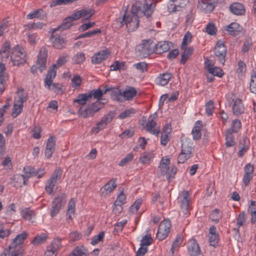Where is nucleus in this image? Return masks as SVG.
Masks as SVG:
<instances>
[{"label":"nucleus","mask_w":256,"mask_h":256,"mask_svg":"<svg viewBox=\"0 0 256 256\" xmlns=\"http://www.w3.org/2000/svg\"><path fill=\"white\" fill-rule=\"evenodd\" d=\"M181 152L178 158L179 164H183L194 155V147L192 141L188 138L181 140Z\"/></svg>","instance_id":"1"},{"label":"nucleus","mask_w":256,"mask_h":256,"mask_svg":"<svg viewBox=\"0 0 256 256\" xmlns=\"http://www.w3.org/2000/svg\"><path fill=\"white\" fill-rule=\"evenodd\" d=\"M152 4H148L146 0H135V2L131 8V11L134 14H138L140 16H146L150 17L154 12Z\"/></svg>","instance_id":"2"},{"label":"nucleus","mask_w":256,"mask_h":256,"mask_svg":"<svg viewBox=\"0 0 256 256\" xmlns=\"http://www.w3.org/2000/svg\"><path fill=\"white\" fill-rule=\"evenodd\" d=\"M26 53L23 48L16 46L13 48L10 56V60L14 66H20L26 62Z\"/></svg>","instance_id":"3"},{"label":"nucleus","mask_w":256,"mask_h":256,"mask_svg":"<svg viewBox=\"0 0 256 256\" xmlns=\"http://www.w3.org/2000/svg\"><path fill=\"white\" fill-rule=\"evenodd\" d=\"M155 42L150 39L144 40L142 43L136 46V50L138 55L142 58H146L151 54L154 52Z\"/></svg>","instance_id":"4"},{"label":"nucleus","mask_w":256,"mask_h":256,"mask_svg":"<svg viewBox=\"0 0 256 256\" xmlns=\"http://www.w3.org/2000/svg\"><path fill=\"white\" fill-rule=\"evenodd\" d=\"M101 102L99 100H96L94 102L88 104L87 107L81 106L78 110V114L83 118H87L94 116V114L99 111L102 106Z\"/></svg>","instance_id":"5"},{"label":"nucleus","mask_w":256,"mask_h":256,"mask_svg":"<svg viewBox=\"0 0 256 256\" xmlns=\"http://www.w3.org/2000/svg\"><path fill=\"white\" fill-rule=\"evenodd\" d=\"M62 170L60 168H56L48 180L45 186V190L48 194H51L54 191V186L60 180Z\"/></svg>","instance_id":"6"},{"label":"nucleus","mask_w":256,"mask_h":256,"mask_svg":"<svg viewBox=\"0 0 256 256\" xmlns=\"http://www.w3.org/2000/svg\"><path fill=\"white\" fill-rule=\"evenodd\" d=\"M48 57V50L44 47L40 48L36 60V64L38 66L37 68L36 66L34 65L30 68V71L32 74H35L37 72V69L38 68L40 72H42L46 68V62Z\"/></svg>","instance_id":"7"},{"label":"nucleus","mask_w":256,"mask_h":256,"mask_svg":"<svg viewBox=\"0 0 256 256\" xmlns=\"http://www.w3.org/2000/svg\"><path fill=\"white\" fill-rule=\"evenodd\" d=\"M139 17L140 16L138 14H134L132 11L130 14H125L123 16L122 20L120 21V26L125 24L128 28L133 26L132 30L137 28L139 26Z\"/></svg>","instance_id":"8"},{"label":"nucleus","mask_w":256,"mask_h":256,"mask_svg":"<svg viewBox=\"0 0 256 256\" xmlns=\"http://www.w3.org/2000/svg\"><path fill=\"white\" fill-rule=\"evenodd\" d=\"M214 51V54L218 58L219 62L222 65H224L226 62L227 49L223 41L220 40L218 41Z\"/></svg>","instance_id":"9"},{"label":"nucleus","mask_w":256,"mask_h":256,"mask_svg":"<svg viewBox=\"0 0 256 256\" xmlns=\"http://www.w3.org/2000/svg\"><path fill=\"white\" fill-rule=\"evenodd\" d=\"M114 116V112H110L102 118L101 120L96 124V126L92 128V130L94 132L98 134L100 130L106 128L108 124L112 122Z\"/></svg>","instance_id":"10"},{"label":"nucleus","mask_w":256,"mask_h":256,"mask_svg":"<svg viewBox=\"0 0 256 256\" xmlns=\"http://www.w3.org/2000/svg\"><path fill=\"white\" fill-rule=\"evenodd\" d=\"M79 12L76 11V12L72 14L71 16L66 17L63 21L62 24L60 26H58L56 28H53L52 32H55L56 30H63L70 28L72 26V22L80 19V16L79 14Z\"/></svg>","instance_id":"11"},{"label":"nucleus","mask_w":256,"mask_h":256,"mask_svg":"<svg viewBox=\"0 0 256 256\" xmlns=\"http://www.w3.org/2000/svg\"><path fill=\"white\" fill-rule=\"evenodd\" d=\"M186 2V0H170L168 4V10L170 12L182 10Z\"/></svg>","instance_id":"12"},{"label":"nucleus","mask_w":256,"mask_h":256,"mask_svg":"<svg viewBox=\"0 0 256 256\" xmlns=\"http://www.w3.org/2000/svg\"><path fill=\"white\" fill-rule=\"evenodd\" d=\"M190 198L188 192H182V198L180 200V210L184 216L187 217L190 215Z\"/></svg>","instance_id":"13"},{"label":"nucleus","mask_w":256,"mask_h":256,"mask_svg":"<svg viewBox=\"0 0 256 256\" xmlns=\"http://www.w3.org/2000/svg\"><path fill=\"white\" fill-rule=\"evenodd\" d=\"M156 118V113H154V114L150 115L148 118V122H146L145 127L147 132L152 134L158 136L160 133V130L154 128L156 124L154 120Z\"/></svg>","instance_id":"14"},{"label":"nucleus","mask_w":256,"mask_h":256,"mask_svg":"<svg viewBox=\"0 0 256 256\" xmlns=\"http://www.w3.org/2000/svg\"><path fill=\"white\" fill-rule=\"evenodd\" d=\"M110 54V52L108 49L101 50L91 58L92 62L95 64H99L107 58Z\"/></svg>","instance_id":"15"},{"label":"nucleus","mask_w":256,"mask_h":256,"mask_svg":"<svg viewBox=\"0 0 256 256\" xmlns=\"http://www.w3.org/2000/svg\"><path fill=\"white\" fill-rule=\"evenodd\" d=\"M61 240L60 238L54 239L50 245L47 247V250L45 253V256H56L58 249L60 245Z\"/></svg>","instance_id":"16"},{"label":"nucleus","mask_w":256,"mask_h":256,"mask_svg":"<svg viewBox=\"0 0 256 256\" xmlns=\"http://www.w3.org/2000/svg\"><path fill=\"white\" fill-rule=\"evenodd\" d=\"M56 138L54 136H50L48 140L45 149V156L47 158H50L55 150Z\"/></svg>","instance_id":"17"},{"label":"nucleus","mask_w":256,"mask_h":256,"mask_svg":"<svg viewBox=\"0 0 256 256\" xmlns=\"http://www.w3.org/2000/svg\"><path fill=\"white\" fill-rule=\"evenodd\" d=\"M116 178H112L104 184L100 190L101 196H106L112 192L117 186V184L116 183Z\"/></svg>","instance_id":"18"},{"label":"nucleus","mask_w":256,"mask_h":256,"mask_svg":"<svg viewBox=\"0 0 256 256\" xmlns=\"http://www.w3.org/2000/svg\"><path fill=\"white\" fill-rule=\"evenodd\" d=\"M188 254L192 256H198L201 254L200 250L196 240H190L188 243Z\"/></svg>","instance_id":"19"},{"label":"nucleus","mask_w":256,"mask_h":256,"mask_svg":"<svg viewBox=\"0 0 256 256\" xmlns=\"http://www.w3.org/2000/svg\"><path fill=\"white\" fill-rule=\"evenodd\" d=\"M52 34L50 38L52 42L53 46L58 50H62L65 48L66 45V41L64 38L60 36H54L52 32Z\"/></svg>","instance_id":"20"},{"label":"nucleus","mask_w":256,"mask_h":256,"mask_svg":"<svg viewBox=\"0 0 256 256\" xmlns=\"http://www.w3.org/2000/svg\"><path fill=\"white\" fill-rule=\"evenodd\" d=\"M208 236L210 246L216 247L219 242V236L215 226H212L210 227Z\"/></svg>","instance_id":"21"},{"label":"nucleus","mask_w":256,"mask_h":256,"mask_svg":"<svg viewBox=\"0 0 256 256\" xmlns=\"http://www.w3.org/2000/svg\"><path fill=\"white\" fill-rule=\"evenodd\" d=\"M172 43L167 41L160 42L157 44L155 43L154 52L156 54H162L168 52L170 49Z\"/></svg>","instance_id":"22"},{"label":"nucleus","mask_w":256,"mask_h":256,"mask_svg":"<svg viewBox=\"0 0 256 256\" xmlns=\"http://www.w3.org/2000/svg\"><path fill=\"white\" fill-rule=\"evenodd\" d=\"M242 26L237 22H232L226 26L225 30L228 31L230 34L234 36L238 35L242 32Z\"/></svg>","instance_id":"23"},{"label":"nucleus","mask_w":256,"mask_h":256,"mask_svg":"<svg viewBox=\"0 0 256 256\" xmlns=\"http://www.w3.org/2000/svg\"><path fill=\"white\" fill-rule=\"evenodd\" d=\"M244 106L241 99L237 98L234 101V104L232 106L233 114L238 116L242 114L244 112Z\"/></svg>","instance_id":"24"},{"label":"nucleus","mask_w":256,"mask_h":256,"mask_svg":"<svg viewBox=\"0 0 256 256\" xmlns=\"http://www.w3.org/2000/svg\"><path fill=\"white\" fill-rule=\"evenodd\" d=\"M28 236V234L26 232L24 231L22 234H18L16 237L13 239L12 244L9 246V248H18L22 246V244L24 243V240L26 239Z\"/></svg>","instance_id":"25"},{"label":"nucleus","mask_w":256,"mask_h":256,"mask_svg":"<svg viewBox=\"0 0 256 256\" xmlns=\"http://www.w3.org/2000/svg\"><path fill=\"white\" fill-rule=\"evenodd\" d=\"M20 214L22 218L25 220H28L32 223L35 222L36 213L30 208H25L22 210Z\"/></svg>","instance_id":"26"},{"label":"nucleus","mask_w":256,"mask_h":256,"mask_svg":"<svg viewBox=\"0 0 256 256\" xmlns=\"http://www.w3.org/2000/svg\"><path fill=\"white\" fill-rule=\"evenodd\" d=\"M198 8L206 13L211 12L214 8V4L209 0H202L198 2Z\"/></svg>","instance_id":"27"},{"label":"nucleus","mask_w":256,"mask_h":256,"mask_svg":"<svg viewBox=\"0 0 256 256\" xmlns=\"http://www.w3.org/2000/svg\"><path fill=\"white\" fill-rule=\"evenodd\" d=\"M230 11L235 15H243L246 12L244 6L239 2H234L230 6Z\"/></svg>","instance_id":"28"},{"label":"nucleus","mask_w":256,"mask_h":256,"mask_svg":"<svg viewBox=\"0 0 256 256\" xmlns=\"http://www.w3.org/2000/svg\"><path fill=\"white\" fill-rule=\"evenodd\" d=\"M172 77V74L169 72L160 74V76L156 79V82L157 84L164 86L168 83Z\"/></svg>","instance_id":"29"},{"label":"nucleus","mask_w":256,"mask_h":256,"mask_svg":"<svg viewBox=\"0 0 256 256\" xmlns=\"http://www.w3.org/2000/svg\"><path fill=\"white\" fill-rule=\"evenodd\" d=\"M56 69L54 68V67L48 70L46 78L44 80V84L46 87L48 88H50V86L52 84L53 80L56 76Z\"/></svg>","instance_id":"30"},{"label":"nucleus","mask_w":256,"mask_h":256,"mask_svg":"<svg viewBox=\"0 0 256 256\" xmlns=\"http://www.w3.org/2000/svg\"><path fill=\"white\" fill-rule=\"evenodd\" d=\"M202 121L198 120L195 123L192 132L193 139L194 140H198L200 139L202 136L201 130H202Z\"/></svg>","instance_id":"31"},{"label":"nucleus","mask_w":256,"mask_h":256,"mask_svg":"<svg viewBox=\"0 0 256 256\" xmlns=\"http://www.w3.org/2000/svg\"><path fill=\"white\" fill-rule=\"evenodd\" d=\"M154 156V154L152 151L145 152L140 157L139 161L142 164H147L150 162Z\"/></svg>","instance_id":"32"},{"label":"nucleus","mask_w":256,"mask_h":256,"mask_svg":"<svg viewBox=\"0 0 256 256\" xmlns=\"http://www.w3.org/2000/svg\"><path fill=\"white\" fill-rule=\"evenodd\" d=\"M137 92L136 88L132 86H127L122 92V96L126 100H131L136 96Z\"/></svg>","instance_id":"33"},{"label":"nucleus","mask_w":256,"mask_h":256,"mask_svg":"<svg viewBox=\"0 0 256 256\" xmlns=\"http://www.w3.org/2000/svg\"><path fill=\"white\" fill-rule=\"evenodd\" d=\"M193 51L194 48L192 47L185 48L184 49V52L181 54L180 62L182 64H186L188 60L190 58Z\"/></svg>","instance_id":"34"},{"label":"nucleus","mask_w":256,"mask_h":256,"mask_svg":"<svg viewBox=\"0 0 256 256\" xmlns=\"http://www.w3.org/2000/svg\"><path fill=\"white\" fill-rule=\"evenodd\" d=\"M90 95L88 93L79 94L76 98L74 100V103H78L82 106L86 102L90 100Z\"/></svg>","instance_id":"35"},{"label":"nucleus","mask_w":256,"mask_h":256,"mask_svg":"<svg viewBox=\"0 0 256 256\" xmlns=\"http://www.w3.org/2000/svg\"><path fill=\"white\" fill-rule=\"evenodd\" d=\"M69 59L70 56L68 54H66L60 56L58 57L56 63L52 65V67L56 70V68H60L67 62Z\"/></svg>","instance_id":"36"},{"label":"nucleus","mask_w":256,"mask_h":256,"mask_svg":"<svg viewBox=\"0 0 256 256\" xmlns=\"http://www.w3.org/2000/svg\"><path fill=\"white\" fill-rule=\"evenodd\" d=\"M87 253L88 250L83 246H76L70 253L69 256H87Z\"/></svg>","instance_id":"37"},{"label":"nucleus","mask_w":256,"mask_h":256,"mask_svg":"<svg viewBox=\"0 0 256 256\" xmlns=\"http://www.w3.org/2000/svg\"><path fill=\"white\" fill-rule=\"evenodd\" d=\"M28 178L23 174H16L14 176V182L16 183L15 186L22 187L23 185L26 184Z\"/></svg>","instance_id":"38"},{"label":"nucleus","mask_w":256,"mask_h":256,"mask_svg":"<svg viewBox=\"0 0 256 256\" xmlns=\"http://www.w3.org/2000/svg\"><path fill=\"white\" fill-rule=\"evenodd\" d=\"M74 201L72 198H71L68 202V208L66 211V220L72 219V216L74 214Z\"/></svg>","instance_id":"39"},{"label":"nucleus","mask_w":256,"mask_h":256,"mask_svg":"<svg viewBox=\"0 0 256 256\" xmlns=\"http://www.w3.org/2000/svg\"><path fill=\"white\" fill-rule=\"evenodd\" d=\"M10 250V253L8 256H23L24 254V249L23 246H19L18 248L9 247L7 248Z\"/></svg>","instance_id":"40"},{"label":"nucleus","mask_w":256,"mask_h":256,"mask_svg":"<svg viewBox=\"0 0 256 256\" xmlns=\"http://www.w3.org/2000/svg\"><path fill=\"white\" fill-rule=\"evenodd\" d=\"M48 238V236L45 233H42L40 235L36 236L32 241V244L34 245H38L44 243Z\"/></svg>","instance_id":"41"},{"label":"nucleus","mask_w":256,"mask_h":256,"mask_svg":"<svg viewBox=\"0 0 256 256\" xmlns=\"http://www.w3.org/2000/svg\"><path fill=\"white\" fill-rule=\"evenodd\" d=\"M230 130H227L226 134V147H230L234 145V136Z\"/></svg>","instance_id":"42"},{"label":"nucleus","mask_w":256,"mask_h":256,"mask_svg":"<svg viewBox=\"0 0 256 256\" xmlns=\"http://www.w3.org/2000/svg\"><path fill=\"white\" fill-rule=\"evenodd\" d=\"M52 202L58 206L59 205L60 207L62 208L66 202V194H62L60 196L56 198L52 201Z\"/></svg>","instance_id":"43"},{"label":"nucleus","mask_w":256,"mask_h":256,"mask_svg":"<svg viewBox=\"0 0 256 256\" xmlns=\"http://www.w3.org/2000/svg\"><path fill=\"white\" fill-rule=\"evenodd\" d=\"M82 80L80 76L74 75L72 79V86L74 89L80 88L82 84Z\"/></svg>","instance_id":"44"},{"label":"nucleus","mask_w":256,"mask_h":256,"mask_svg":"<svg viewBox=\"0 0 256 256\" xmlns=\"http://www.w3.org/2000/svg\"><path fill=\"white\" fill-rule=\"evenodd\" d=\"M85 60V54L82 52H78L72 58V60L76 64H82Z\"/></svg>","instance_id":"45"},{"label":"nucleus","mask_w":256,"mask_h":256,"mask_svg":"<svg viewBox=\"0 0 256 256\" xmlns=\"http://www.w3.org/2000/svg\"><path fill=\"white\" fill-rule=\"evenodd\" d=\"M208 72L213 76L220 78H221L224 74L222 69L217 66H213L212 68H208Z\"/></svg>","instance_id":"46"},{"label":"nucleus","mask_w":256,"mask_h":256,"mask_svg":"<svg viewBox=\"0 0 256 256\" xmlns=\"http://www.w3.org/2000/svg\"><path fill=\"white\" fill-rule=\"evenodd\" d=\"M104 236V232H100L98 234L94 236L92 238L90 244L92 246H95L99 242H102Z\"/></svg>","instance_id":"47"},{"label":"nucleus","mask_w":256,"mask_h":256,"mask_svg":"<svg viewBox=\"0 0 256 256\" xmlns=\"http://www.w3.org/2000/svg\"><path fill=\"white\" fill-rule=\"evenodd\" d=\"M241 122L238 120H232L230 128L228 130H230L232 132H238L241 128Z\"/></svg>","instance_id":"48"},{"label":"nucleus","mask_w":256,"mask_h":256,"mask_svg":"<svg viewBox=\"0 0 256 256\" xmlns=\"http://www.w3.org/2000/svg\"><path fill=\"white\" fill-rule=\"evenodd\" d=\"M126 196L124 194L123 192H120V193L118 196L114 205L115 206H120L122 204L126 203Z\"/></svg>","instance_id":"49"},{"label":"nucleus","mask_w":256,"mask_h":256,"mask_svg":"<svg viewBox=\"0 0 256 256\" xmlns=\"http://www.w3.org/2000/svg\"><path fill=\"white\" fill-rule=\"evenodd\" d=\"M236 221V225L238 227L242 226L245 224L246 222V214L244 212L242 211L240 212L237 218Z\"/></svg>","instance_id":"50"},{"label":"nucleus","mask_w":256,"mask_h":256,"mask_svg":"<svg viewBox=\"0 0 256 256\" xmlns=\"http://www.w3.org/2000/svg\"><path fill=\"white\" fill-rule=\"evenodd\" d=\"M88 94L90 95V100L93 96L94 98L97 99V100L100 102L101 98L102 96V93L100 89L98 88L96 90H92Z\"/></svg>","instance_id":"51"},{"label":"nucleus","mask_w":256,"mask_h":256,"mask_svg":"<svg viewBox=\"0 0 256 256\" xmlns=\"http://www.w3.org/2000/svg\"><path fill=\"white\" fill-rule=\"evenodd\" d=\"M192 38V34L189 32H186L181 44V48L187 46L191 42Z\"/></svg>","instance_id":"52"},{"label":"nucleus","mask_w":256,"mask_h":256,"mask_svg":"<svg viewBox=\"0 0 256 256\" xmlns=\"http://www.w3.org/2000/svg\"><path fill=\"white\" fill-rule=\"evenodd\" d=\"M221 218L222 216L220 214V210L216 208L212 212L210 218L212 221L217 223Z\"/></svg>","instance_id":"53"},{"label":"nucleus","mask_w":256,"mask_h":256,"mask_svg":"<svg viewBox=\"0 0 256 256\" xmlns=\"http://www.w3.org/2000/svg\"><path fill=\"white\" fill-rule=\"evenodd\" d=\"M152 241L153 240L150 234L146 235L142 237L140 245V246H146L151 244Z\"/></svg>","instance_id":"54"},{"label":"nucleus","mask_w":256,"mask_h":256,"mask_svg":"<svg viewBox=\"0 0 256 256\" xmlns=\"http://www.w3.org/2000/svg\"><path fill=\"white\" fill-rule=\"evenodd\" d=\"M134 158V156L132 153H129L126 156L122 158L120 162L118 165L121 166H124L129 162H131Z\"/></svg>","instance_id":"55"},{"label":"nucleus","mask_w":256,"mask_h":256,"mask_svg":"<svg viewBox=\"0 0 256 256\" xmlns=\"http://www.w3.org/2000/svg\"><path fill=\"white\" fill-rule=\"evenodd\" d=\"M169 231L164 230L162 228L158 227V231L156 234V238L160 240H162L166 238L168 236Z\"/></svg>","instance_id":"56"},{"label":"nucleus","mask_w":256,"mask_h":256,"mask_svg":"<svg viewBox=\"0 0 256 256\" xmlns=\"http://www.w3.org/2000/svg\"><path fill=\"white\" fill-rule=\"evenodd\" d=\"M212 100H209L206 104V112L208 116H211L214 112V106Z\"/></svg>","instance_id":"57"},{"label":"nucleus","mask_w":256,"mask_h":256,"mask_svg":"<svg viewBox=\"0 0 256 256\" xmlns=\"http://www.w3.org/2000/svg\"><path fill=\"white\" fill-rule=\"evenodd\" d=\"M136 110L133 108L126 110L120 114L118 118L120 119H124L130 116L132 114H134Z\"/></svg>","instance_id":"58"},{"label":"nucleus","mask_w":256,"mask_h":256,"mask_svg":"<svg viewBox=\"0 0 256 256\" xmlns=\"http://www.w3.org/2000/svg\"><path fill=\"white\" fill-rule=\"evenodd\" d=\"M206 32L210 35H216V28L214 24L208 23L206 28Z\"/></svg>","instance_id":"59"},{"label":"nucleus","mask_w":256,"mask_h":256,"mask_svg":"<svg viewBox=\"0 0 256 256\" xmlns=\"http://www.w3.org/2000/svg\"><path fill=\"white\" fill-rule=\"evenodd\" d=\"M50 90L56 94H60L62 92V85L58 83L52 84Z\"/></svg>","instance_id":"60"},{"label":"nucleus","mask_w":256,"mask_h":256,"mask_svg":"<svg viewBox=\"0 0 256 256\" xmlns=\"http://www.w3.org/2000/svg\"><path fill=\"white\" fill-rule=\"evenodd\" d=\"M22 108L23 106L14 104L12 113V117L15 118L20 114L22 110Z\"/></svg>","instance_id":"61"},{"label":"nucleus","mask_w":256,"mask_h":256,"mask_svg":"<svg viewBox=\"0 0 256 256\" xmlns=\"http://www.w3.org/2000/svg\"><path fill=\"white\" fill-rule=\"evenodd\" d=\"M252 46V40L250 38H246L243 44L242 52L244 53L248 52Z\"/></svg>","instance_id":"62"},{"label":"nucleus","mask_w":256,"mask_h":256,"mask_svg":"<svg viewBox=\"0 0 256 256\" xmlns=\"http://www.w3.org/2000/svg\"><path fill=\"white\" fill-rule=\"evenodd\" d=\"M62 208L59 205H57L54 203H52V210L50 211V216L52 218L55 216L60 212V210Z\"/></svg>","instance_id":"63"},{"label":"nucleus","mask_w":256,"mask_h":256,"mask_svg":"<svg viewBox=\"0 0 256 256\" xmlns=\"http://www.w3.org/2000/svg\"><path fill=\"white\" fill-rule=\"evenodd\" d=\"M34 170V168L29 166L24 167V172L25 173L24 176H26L28 179L30 176H33Z\"/></svg>","instance_id":"64"}]
</instances>
